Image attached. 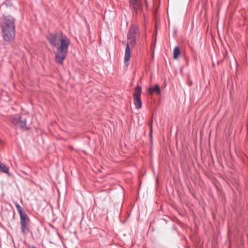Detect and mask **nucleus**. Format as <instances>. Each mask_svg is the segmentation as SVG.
Returning a JSON list of instances; mask_svg holds the SVG:
<instances>
[{"mask_svg":"<svg viewBox=\"0 0 248 248\" xmlns=\"http://www.w3.org/2000/svg\"><path fill=\"white\" fill-rule=\"evenodd\" d=\"M180 54V51L178 46L174 47L173 49V58L174 59H177Z\"/></svg>","mask_w":248,"mask_h":248,"instance_id":"obj_11","label":"nucleus"},{"mask_svg":"<svg viewBox=\"0 0 248 248\" xmlns=\"http://www.w3.org/2000/svg\"><path fill=\"white\" fill-rule=\"evenodd\" d=\"M19 121L18 123L17 127L20 128H24L26 125V118L20 116Z\"/></svg>","mask_w":248,"mask_h":248,"instance_id":"obj_9","label":"nucleus"},{"mask_svg":"<svg viewBox=\"0 0 248 248\" xmlns=\"http://www.w3.org/2000/svg\"><path fill=\"white\" fill-rule=\"evenodd\" d=\"M149 93L152 94L154 93H160V89L159 85L157 84L155 85L154 86L150 87L148 89Z\"/></svg>","mask_w":248,"mask_h":248,"instance_id":"obj_8","label":"nucleus"},{"mask_svg":"<svg viewBox=\"0 0 248 248\" xmlns=\"http://www.w3.org/2000/svg\"><path fill=\"white\" fill-rule=\"evenodd\" d=\"M130 8L133 12L137 13L142 8L141 0H129Z\"/></svg>","mask_w":248,"mask_h":248,"instance_id":"obj_6","label":"nucleus"},{"mask_svg":"<svg viewBox=\"0 0 248 248\" xmlns=\"http://www.w3.org/2000/svg\"><path fill=\"white\" fill-rule=\"evenodd\" d=\"M138 35H139L138 27L134 25H131L129 29L127 37L136 39Z\"/></svg>","mask_w":248,"mask_h":248,"instance_id":"obj_7","label":"nucleus"},{"mask_svg":"<svg viewBox=\"0 0 248 248\" xmlns=\"http://www.w3.org/2000/svg\"><path fill=\"white\" fill-rule=\"evenodd\" d=\"M137 44L136 39L127 37V43L125 50L124 62L125 65L129 64V61L131 58V50Z\"/></svg>","mask_w":248,"mask_h":248,"instance_id":"obj_3","label":"nucleus"},{"mask_svg":"<svg viewBox=\"0 0 248 248\" xmlns=\"http://www.w3.org/2000/svg\"><path fill=\"white\" fill-rule=\"evenodd\" d=\"M20 219L21 232L23 234H27L29 232V224L30 219L27 214L20 216Z\"/></svg>","mask_w":248,"mask_h":248,"instance_id":"obj_5","label":"nucleus"},{"mask_svg":"<svg viewBox=\"0 0 248 248\" xmlns=\"http://www.w3.org/2000/svg\"><path fill=\"white\" fill-rule=\"evenodd\" d=\"M141 93V87L139 85H137L135 88L134 93L133 94L134 104L137 108H140L142 106V103L140 99Z\"/></svg>","mask_w":248,"mask_h":248,"instance_id":"obj_4","label":"nucleus"},{"mask_svg":"<svg viewBox=\"0 0 248 248\" xmlns=\"http://www.w3.org/2000/svg\"><path fill=\"white\" fill-rule=\"evenodd\" d=\"M15 20L10 15H3L0 18V24L2 31V37L5 42L13 40L15 34Z\"/></svg>","mask_w":248,"mask_h":248,"instance_id":"obj_2","label":"nucleus"},{"mask_svg":"<svg viewBox=\"0 0 248 248\" xmlns=\"http://www.w3.org/2000/svg\"><path fill=\"white\" fill-rule=\"evenodd\" d=\"M46 38L52 46H58L55 61L58 64H62L68 52L70 40L61 32L49 33Z\"/></svg>","mask_w":248,"mask_h":248,"instance_id":"obj_1","label":"nucleus"},{"mask_svg":"<svg viewBox=\"0 0 248 248\" xmlns=\"http://www.w3.org/2000/svg\"><path fill=\"white\" fill-rule=\"evenodd\" d=\"M20 118V115H16L14 116H13L11 118V122L16 125L17 127L18 123L19 121Z\"/></svg>","mask_w":248,"mask_h":248,"instance_id":"obj_10","label":"nucleus"},{"mask_svg":"<svg viewBox=\"0 0 248 248\" xmlns=\"http://www.w3.org/2000/svg\"><path fill=\"white\" fill-rule=\"evenodd\" d=\"M1 162H0V164H1Z\"/></svg>","mask_w":248,"mask_h":248,"instance_id":"obj_15","label":"nucleus"},{"mask_svg":"<svg viewBox=\"0 0 248 248\" xmlns=\"http://www.w3.org/2000/svg\"><path fill=\"white\" fill-rule=\"evenodd\" d=\"M15 206L16 208V209H17L20 216H22L24 215H26V214L25 213L23 212L22 208L21 207V206L18 203H16L15 204Z\"/></svg>","mask_w":248,"mask_h":248,"instance_id":"obj_12","label":"nucleus"},{"mask_svg":"<svg viewBox=\"0 0 248 248\" xmlns=\"http://www.w3.org/2000/svg\"><path fill=\"white\" fill-rule=\"evenodd\" d=\"M149 125L150 126V135H151V137H152V130H153L152 121L151 122V123L149 124Z\"/></svg>","mask_w":248,"mask_h":248,"instance_id":"obj_14","label":"nucleus"},{"mask_svg":"<svg viewBox=\"0 0 248 248\" xmlns=\"http://www.w3.org/2000/svg\"><path fill=\"white\" fill-rule=\"evenodd\" d=\"M0 171H1L4 173H9V168L3 163H1L0 164Z\"/></svg>","mask_w":248,"mask_h":248,"instance_id":"obj_13","label":"nucleus"}]
</instances>
